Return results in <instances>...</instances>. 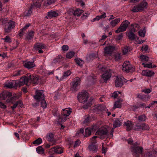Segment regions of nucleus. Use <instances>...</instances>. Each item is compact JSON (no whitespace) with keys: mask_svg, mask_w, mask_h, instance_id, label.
<instances>
[{"mask_svg":"<svg viewBox=\"0 0 157 157\" xmlns=\"http://www.w3.org/2000/svg\"><path fill=\"white\" fill-rule=\"evenodd\" d=\"M77 97L78 101L80 102L85 104L82 107L84 109H87L90 107L94 100V98L92 97H89V94L85 90H83L79 92Z\"/></svg>","mask_w":157,"mask_h":157,"instance_id":"nucleus-1","label":"nucleus"},{"mask_svg":"<svg viewBox=\"0 0 157 157\" xmlns=\"http://www.w3.org/2000/svg\"><path fill=\"white\" fill-rule=\"evenodd\" d=\"M127 141L128 144L132 145L131 148L134 157H139L140 155L142 154L143 148L139 146V144L137 142L133 144V140L129 138Z\"/></svg>","mask_w":157,"mask_h":157,"instance_id":"nucleus-2","label":"nucleus"},{"mask_svg":"<svg viewBox=\"0 0 157 157\" xmlns=\"http://www.w3.org/2000/svg\"><path fill=\"white\" fill-rule=\"evenodd\" d=\"M31 77L30 76H24L21 77L19 81H15L16 86V87L20 86L25 84L27 86H29V82L31 80Z\"/></svg>","mask_w":157,"mask_h":157,"instance_id":"nucleus-3","label":"nucleus"},{"mask_svg":"<svg viewBox=\"0 0 157 157\" xmlns=\"http://www.w3.org/2000/svg\"><path fill=\"white\" fill-rule=\"evenodd\" d=\"M80 79L78 77H76L73 79L71 83V90L74 92L77 91L78 89V86L80 84Z\"/></svg>","mask_w":157,"mask_h":157,"instance_id":"nucleus-4","label":"nucleus"},{"mask_svg":"<svg viewBox=\"0 0 157 157\" xmlns=\"http://www.w3.org/2000/svg\"><path fill=\"white\" fill-rule=\"evenodd\" d=\"M71 112V109L70 108L63 109L62 111L61 112V115L59 116V121L61 122L65 121L66 118L70 114Z\"/></svg>","mask_w":157,"mask_h":157,"instance_id":"nucleus-5","label":"nucleus"},{"mask_svg":"<svg viewBox=\"0 0 157 157\" xmlns=\"http://www.w3.org/2000/svg\"><path fill=\"white\" fill-rule=\"evenodd\" d=\"M96 134L100 136V138L103 139L105 137H107L109 135L108 133V130L106 128L101 127L96 132Z\"/></svg>","mask_w":157,"mask_h":157,"instance_id":"nucleus-6","label":"nucleus"},{"mask_svg":"<svg viewBox=\"0 0 157 157\" xmlns=\"http://www.w3.org/2000/svg\"><path fill=\"white\" fill-rule=\"evenodd\" d=\"M103 73L101 76V78L105 83H107L110 79L111 76V71L110 69H105Z\"/></svg>","mask_w":157,"mask_h":157,"instance_id":"nucleus-7","label":"nucleus"},{"mask_svg":"<svg viewBox=\"0 0 157 157\" xmlns=\"http://www.w3.org/2000/svg\"><path fill=\"white\" fill-rule=\"evenodd\" d=\"M129 24L130 22L128 21L125 20L122 23L119 27L116 30L115 32L117 33H118L120 32L126 31L128 25Z\"/></svg>","mask_w":157,"mask_h":157,"instance_id":"nucleus-8","label":"nucleus"},{"mask_svg":"<svg viewBox=\"0 0 157 157\" xmlns=\"http://www.w3.org/2000/svg\"><path fill=\"white\" fill-rule=\"evenodd\" d=\"M43 93V92L42 90H36V95L34 96V98L37 101H39L44 99V94Z\"/></svg>","mask_w":157,"mask_h":157,"instance_id":"nucleus-9","label":"nucleus"},{"mask_svg":"<svg viewBox=\"0 0 157 157\" xmlns=\"http://www.w3.org/2000/svg\"><path fill=\"white\" fill-rule=\"evenodd\" d=\"M123 77L117 76L115 81V85L116 87H121L123 85Z\"/></svg>","mask_w":157,"mask_h":157,"instance_id":"nucleus-10","label":"nucleus"},{"mask_svg":"<svg viewBox=\"0 0 157 157\" xmlns=\"http://www.w3.org/2000/svg\"><path fill=\"white\" fill-rule=\"evenodd\" d=\"M115 49V47L112 46H109L106 47L104 49V53L105 54H111Z\"/></svg>","mask_w":157,"mask_h":157,"instance_id":"nucleus-11","label":"nucleus"},{"mask_svg":"<svg viewBox=\"0 0 157 157\" xmlns=\"http://www.w3.org/2000/svg\"><path fill=\"white\" fill-rule=\"evenodd\" d=\"M23 64L25 67L28 69H30L35 66V64L33 62L25 61Z\"/></svg>","mask_w":157,"mask_h":157,"instance_id":"nucleus-12","label":"nucleus"},{"mask_svg":"<svg viewBox=\"0 0 157 157\" xmlns=\"http://www.w3.org/2000/svg\"><path fill=\"white\" fill-rule=\"evenodd\" d=\"M154 74V72L148 69L143 70L142 71V74L143 75L146 76L147 77H151Z\"/></svg>","mask_w":157,"mask_h":157,"instance_id":"nucleus-13","label":"nucleus"},{"mask_svg":"<svg viewBox=\"0 0 157 157\" xmlns=\"http://www.w3.org/2000/svg\"><path fill=\"white\" fill-rule=\"evenodd\" d=\"M58 13L55 11H51L48 12L46 18L47 19H50L53 17H56L58 16Z\"/></svg>","mask_w":157,"mask_h":157,"instance_id":"nucleus-14","label":"nucleus"},{"mask_svg":"<svg viewBox=\"0 0 157 157\" xmlns=\"http://www.w3.org/2000/svg\"><path fill=\"white\" fill-rule=\"evenodd\" d=\"M10 93L6 91H3L0 94V99L1 100H5L7 99Z\"/></svg>","mask_w":157,"mask_h":157,"instance_id":"nucleus-15","label":"nucleus"},{"mask_svg":"<svg viewBox=\"0 0 157 157\" xmlns=\"http://www.w3.org/2000/svg\"><path fill=\"white\" fill-rule=\"evenodd\" d=\"M105 106L103 105H95L94 109V111L97 112H98L99 111H102L105 110Z\"/></svg>","mask_w":157,"mask_h":157,"instance_id":"nucleus-16","label":"nucleus"},{"mask_svg":"<svg viewBox=\"0 0 157 157\" xmlns=\"http://www.w3.org/2000/svg\"><path fill=\"white\" fill-rule=\"evenodd\" d=\"M15 81H13L12 82H8L6 83L4 85V87H7L9 88H11L14 87H16Z\"/></svg>","mask_w":157,"mask_h":157,"instance_id":"nucleus-17","label":"nucleus"},{"mask_svg":"<svg viewBox=\"0 0 157 157\" xmlns=\"http://www.w3.org/2000/svg\"><path fill=\"white\" fill-rule=\"evenodd\" d=\"M157 155V152L155 151L147 152L145 155V157H154Z\"/></svg>","mask_w":157,"mask_h":157,"instance_id":"nucleus-18","label":"nucleus"},{"mask_svg":"<svg viewBox=\"0 0 157 157\" xmlns=\"http://www.w3.org/2000/svg\"><path fill=\"white\" fill-rule=\"evenodd\" d=\"M35 49H42L45 48V45L43 44L37 43L34 45Z\"/></svg>","mask_w":157,"mask_h":157,"instance_id":"nucleus-19","label":"nucleus"},{"mask_svg":"<svg viewBox=\"0 0 157 157\" xmlns=\"http://www.w3.org/2000/svg\"><path fill=\"white\" fill-rule=\"evenodd\" d=\"M63 60V57L61 55H59L54 59L52 63V65H53V63H59L62 61Z\"/></svg>","mask_w":157,"mask_h":157,"instance_id":"nucleus-20","label":"nucleus"},{"mask_svg":"<svg viewBox=\"0 0 157 157\" xmlns=\"http://www.w3.org/2000/svg\"><path fill=\"white\" fill-rule=\"evenodd\" d=\"M97 54L92 53L86 56V59L87 61H89L97 58Z\"/></svg>","mask_w":157,"mask_h":157,"instance_id":"nucleus-21","label":"nucleus"},{"mask_svg":"<svg viewBox=\"0 0 157 157\" xmlns=\"http://www.w3.org/2000/svg\"><path fill=\"white\" fill-rule=\"evenodd\" d=\"M122 67L125 69H132L133 67L129 61H126L123 63Z\"/></svg>","mask_w":157,"mask_h":157,"instance_id":"nucleus-22","label":"nucleus"},{"mask_svg":"<svg viewBox=\"0 0 157 157\" xmlns=\"http://www.w3.org/2000/svg\"><path fill=\"white\" fill-rule=\"evenodd\" d=\"M44 0H33V5L36 8H40L41 6V3Z\"/></svg>","mask_w":157,"mask_h":157,"instance_id":"nucleus-23","label":"nucleus"},{"mask_svg":"<svg viewBox=\"0 0 157 157\" xmlns=\"http://www.w3.org/2000/svg\"><path fill=\"white\" fill-rule=\"evenodd\" d=\"M124 125L126 127L127 131L130 130L132 128V124L130 121H127L124 123Z\"/></svg>","mask_w":157,"mask_h":157,"instance_id":"nucleus-24","label":"nucleus"},{"mask_svg":"<svg viewBox=\"0 0 157 157\" xmlns=\"http://www.w3.org/2000/svg\"><path fill=\"white\" fill-rule=\"evenodd\" d=\"M18 98H17L15 95H13V96L11 95L10 93V95H9L7 99L6 100V102L7 103H9L12 102V101L16 100V99H17Z\"/></svg>","mask_w":157,"mask_h":157,"instance_id":"nucleus-25","label":"nucleus"},{"mask_svg":"<svg viewBox=\"0 0 157 157\" xmlns=\"http://www.w3.org/2000/svg\"><path fill=\"white\" fill-rule=\"evenodd\" d=\"M54 152L56 154H61L63 152V148L60 147H56L53 148Z\"/></svg>","mask_w":157,"mask_h":157,"instance_id":"nucleus-26","label":"nucleus"},{"mask_svg":"<svg viewBox=\"0 0 157 157\" xmlns=\"http://www.w3.org/2000/svg\"><path fill=\"white\" fill-rule=\"evenodd\" d=\"M143 9V8L140 6V5H139L136 6H134L132 11L134 12H137L142 11Z\"/></svg>","mask_w":157,"mask_h":157,"instance_id":"nucleus-27","label":"nucleus"},{"mask_svg":"<svg viewBox=\"0 0 157 157\" xmlns=\"http://www.w3.org/2000/svg\"><path fill=\"white\" fill-rule=\"evenodd\" d=\"M120 18H116L114 20H113L111 21L110 22V24L113 27H114L120 22Z\"/></svg>","mask_w":157,"mask_h":157,"instance_id":"nucleus-28","label":"nucleus"},{"mask_svg":"<svg viewBox=\"0 0 157 157\" xmlns=\"http://www.w3.org/2000/svg\"><path fill=\"white\" fill-rule=\"evenodd\" d=\"M137 97L140 98L144 101H147L149 99V97L148 96L145 95H141L138 94L137 95Z\"/></svg>","mask_w":157,"mask_h":157,"instance_id":"nucleus-29","label":"nucleus"},{"mask_svg":"<svg viewBox=\"0 0 157 157\" xmlns=\"http://www.w3.org/2000/svg\"><path fill=\"white\" fill-rule=\"evenodd\" d=\"M122 100L120 99L115 102L114 104V108H120L121 107Z\"/></svg>","mask_w":157,"mask_h":157,"instance_id":"nucleus-30","label":"nucleus"},{"mask_svg":"<svg viewBox=\"0 0 157 157\" xmlns=\"http://www.w3.org/2000/svg\"><path fill=\"white\" fill-rule=\"evenodd\" d=\"M83 12V10L79 9H77L74 11L73 14L75 16H79Z\"/></svg>","mask_w":157,"mask_h":157,"instance_id":"nucleus-31","label":"nucleus"},{"mask_svg":"<svg viewBox=\"0 0 157 157\" xmlns=\"http://www.w3.org/2000/svg\"><path fill=\"white\" fill-rule=\"evenodd\" d=\"M106 17V13H104L103 14L100 16H98L94 18L92 21H94L99 20L100 19L102 18H105Z\"/></svg>","mask_w":157,"mask_h":157,"instance_id":"nucleus-32","label":"nucleus"},{"mask_svg":"<svg viewBox=\"0 0 157 157\" xmlns=\"http://www.w3.org/2000/svg\"><path fill=\"white\" fill-rule=\"evenodd\" d=\"M88 148L90 151L96 152L97 151L98 147L94 144H91L89 145Z\"/></svg>","mask_w":157,"mask_h":157,"instance_id":"nucleus-33","label":"nucleus"},{"mask_svg":"<svg viewBox=\"0 0 157 157\" xmlns=\"http://www.w3.org/2000/svg\"><path fill=\"white\" fill-rule=\"evenodd\" d=\"M39 78L38 76H33L31 78V79L30 83H32L33 84H37Z\"/></svg>","mask_w":157,"mask_h":157,"instance_id":"nucleus-34","label":"nucleus"},{"mask_svg":"<svg viewBox=\"0 0 157 157\" xmlns=\"http://www.w3.org/2000/svg\"><path fill=\"white\" fill-rule=\"evenodd\" d=\"M121 123L118 119H117L114 121L113 128H115L121 125Z\"/></svg>","mask_w":157,"mask_h":157,"instance_id":"nucleus-35","label":"nucleus"},{"mask_svg":"<svg viewBox=\"0 0 157 157\" xmlns=\"http://www.w3.org/2000/svg\"><path fill=\"white\" fill-rule=\"evenodd\" d=\"M46 138L49 141H52L54 139V135L51 133H48L46 135Z\"/></svg>","mask_w":157,"mask_h":157,"instance_id":"nucleus-36","label":"nucleus"},{"mask_svg":"<svg viewBox=\"0 0 157 157\" xmlns=\"http://www.w3.org/2000/svg\"><path fill=\"white\" fill-rule=\"evenodd\" d=\"M139 27V25L137 24H132L131 25V29L129 32L132 33H134L135 32L136 30L135 29L136 28H138Z\"/></svg>","mask_w":157,"mask_h":157,"instance_id":"nucleus-37","label":"nucleus"},{"mask_svg":"<svg viewBox=\"0 0 157 157\" xmlns=\"http://www.w3.org/2000/svg\"><path fill=\"white\" fill-rule=\"evenodd\" d=\"M75 61L77 64L80 66V67H82L83 64L84 63V61L79 58H77L75 59Z\"/></svg>","mask_w":157,"mask_h":157,"instance_id":"nucleus-38","label":"nucleus"},{"mask_svg":"<svg viewBox=\"0 0 157 157\" xmlns=\"http://www.w3.org/2000/svg\"><path fill=\"white\" fill-rule=\"evenodd\" d=\"M34 6H35L33 5H32L30 7L29 9L27 11L25 12V16H29L31 15V14L32 13V10L34 7Z\"/></svg>","mask_w":157,"mask_h":157,"instance_id":"nucleus-39","label":"nucleus"},{"mask_svg":"<svg viewBox=\"0 0 157 157\" xmlns=\"http://www.w3.org/2000/svg\"><path fill=\"white\" fill-rule=\"evenodd\" d=\"M140 6H141L143 9V11L144 10V8H147V3L146 1L145 0H144L140 4Z\"/></svg>","mask_w":157,"mask_h":157,"instance_id":"nucleus-40","label":"nucleus"},{"mask_svg":"<svg viewBox=\"0 0 157 157\" xmlns=\"http://www.w3.org/2000/svg\"><path fill=\"white\" fill-rule=\"evenodd\" d=\"M24 74V71L22 70H19L16 71L13 74V76H19Z\"/></svg>","mask_w":157,"mask_h":157,"instance_id":"nucleus-41","label":"nucleus"},{"mask_svg":"<svg viewBox=\"0 0 157 157\" xmlns=\"http://www.w3.org/2000/svg\"><path fill=\"white\" fill-rule=\"evenodd\" d=\"M92 131L91 130L90 128H87L85 129V134L84 136L87 137L90 136L91 133Z\"/></svg>","mask_w":157,"mask_h":157,"instance_id":"nucleus-42","label":"nucleus"},{"mask_svg":"<svg viewBox=\"0 0 157 157\" xmlns=\"http://www.w3.org/2000/svg\"><path fill=\"white\" fill-rule=\"evenodd\" d=\"M9 27H11L12 29H13L15 26V23L14 21L10 20L8 22L6 25Z\"/></svg>","mask_w":157,"mask_h":157,"instance_id":"nucleus-43","label":"nucleus"},{"mask_svg":"<svg viewBox=\"0 0 157 157\" xmlns=\"http://www.w3.org/2000/svg\"><path fill=\"white\" fill-rule=\"evenodd\" d=\"M36 149L37 153L39 154H42L44 153V149L41 146L38 147Z\"/></svg>","mask_w":157,"mask_h":157,"instance_id":"nucleus-44","label":"nucleus"},{"mask_svg":"<svg viewBox=\"0 0 157 157\" xmlns=\"http://www.w3.org/2000/svg\"><path fill=\"white\" fill-rule=\"evenodd\" d=\"M34 36V32L33 31H31L28 33L26 36V39L28 40L31 39Z\"/></svg>","mask_w":157,"mask_h":157,"instance_id":"nucleus-45","label":"nucleus"},{"mask_svg":"<svg viewBox=\"0 0 157 157\" xmlns=\"http://www.w3.org/2000/svg\"><path fill=\"white\" fill-rule=\"evenodd\" d=\"M128 36L129 39L131 40L135 39V35L134 33L129 32L128 34Z\"/></svg>","mask_w":157,"mask_h":157,"instance_id":"nucleus-46","label":"nucleus"},{"mask_svg":"<svg viewBox=\"0 0 157 157\" xmlns=\"http://www.w3.org/2000/svg\"><path fill=\"white\" fill-rule=\"evenodd\" d=\"M146 32V29L145 28H144L143 30H140L139 31V35L141 37H144V36Z\"/></svg>","mask_w":157,"mask_h":157,"instance_id":"nucleus-47","label":"nucleus"},{"mask_svg":"<svg viewBox=\"0 0 157 157\" xmlns=\"http://www.w3.org/2000/svg\"><path fill=\"white\" fill-rule=\"evenodd\" d=\"M149 127L148 125L145 123H143L141 124V130H148Z\"/></svg>","mask_w":157,"mask_h":157,"instance_id":"nucleus-48","label":"nucleus"},{"mask_svg":"<svg viewBox=\"0 0 157 157\" xmlns=\"http://www.w3.org/2000/svg\"><path fill=\"white\" fill-rule=\"evenodd\" d=\"M140 59L142 61H147L149 58L148 56L142 55L140 56Z\"/></svg>","mask_w":157,"mask_h":157,"instance_id":"nucleus-49","label":"nucleus"},{"mask_svg":"<svg viewBox=\"0 0 157 157\" xmlns=\"http://www.w3.org/2000/svg\"><path fill=\"white\" fill-rule=\"evenodd\" d=\"M75 54L74 52H70L66 54V57L67 58L71 59L73 57Z\"/></svg>","mask_w":157,"mask_h":157,"instance_id":"nucleus-50","label":"nucleus"},{"mask_svg":"<svg viewBox=\"0 0 157 157\" xmlns=\"http://www.w3.org/2000/svg\"><path fill=\"white\" fill-rule=\"evenodd\" d=\"M123 72L125 74H131L134 71V69H122Z\"/></svg>","mask_w":157,"mask_h":157,"instance_id":"nucleus-51","label":"nucleus"},{"mask_svg":"<svg viewBox=\"0 0 157 157\" xmlns=\"http://www.w3.org/2000/svg\"><path fill=\"white\" fill-rule=\"evenodd\" d=\"M12 29L11 27L6 25L4 28V31L5 33H8L11 32Z\"/></svg>","mask_w":157,"mask_h":157,"instance_id":"nucleus-52","label":"nucleus"},{"mask_svg":"<svg viewBox=\"0 0 157 157\" xmlns=\"http://www.w3.org/2000/svg\"><path fill=\"white\" fill-rule=\"evenodd\" d=\"M42 142L41 138H39L33 142V144L39 145L42 143Z\"/></svg>","mask_w":157,"mask_h":157,"instance_id":"nucleus-53","label":"nucleus"},{"mask_svg":"<svg viewBox=\"0 0 157 157\" xmlns=\"http://www.w3.org/2000/svg\"><path fill=\"white\" fill-rule=\"evenodd\" d=\"M133 128L136 130L140 131L141 130V124H138L134 126Z\"/></svg>","mask_w":157,"mask_h":157,"instance_id":"nucleus-54","label":"nucleus"},{"mask_svg":"<svg viewBox=\"0 0 157 157\" xmlns=\"http://www.w3.org/2000/svg\"><path fill=\"white\" fill-rule=\"evenodd\" d=\"M53 114L55 116H58L59 118V116H60L59 114V112L57 109L56 108L54 109L53 110L52 112Z\"/></svg>","mask_w":157,"mask_h":157,"instance_id":"nucleus-55","label":"nucleus"},{"mask_svg":"<svg viewBox=\"0 0 157 157\" xmlns=\"http://www.w3.org/2000/svg\"><path fill=\"white\" fill-rule=\"evenodd\" d=\"M71 72L70 70H68L64 72L63 76V77H67L69 76L71 74Z\"/></svg>","mask_w":157,"mask_h":157,"instance_id":"nucleus-56","label":"nucleus"},{"mask_svg":"<svg viewBox=\"0 0 157 157\" xmlns=\"http://www.w3.org/2000/svg\"><path fill=\"white\" fill-rule=\"evenodd\" d=\"M97 137L96 136H93L90 140V143L91 144H95L96 142V138Z\"/></svg>","mask_w":157,"mask_h":157,"instance_id":"nucleus-57","label":"nucleus"},{"mask_svg":"<svg viewBox=\"0 0 157 157\" xmlns=\"http://www.w3.org/2000/svg\"><path fill=\"white\" fill-rule=\"evenodd\" d=\"M146 117L145 115H141L138 117V120L140 121H144L145 120Z\"/></svg>","mask_w":157,"mask_h":157,"instance_id":"nucleus-58","label":"nucleus"},{"mask_svg":"<svg viewBox=\"0 0 157 157\" xmlns=\"http://www.w3.org/2000/svg\"><path fill=\"white\" fill-rule=\"evenodd\" d=\"M129 51L128 47L127 46H125L122 48V53L124 55L126 54Z\"/></svg>","mask_w":157,"mask_h":157,"instance_id":"nucleus-59","label":"nucleus"},{"mask_svg":"<svg viewBox=\"0 0 157 157\" xmlns=\"http://www.w3.org/2000/svg\"><path fill=\"white\" fill-rule=\"evenodd\" d=\"M121 54L117 53L115 55V59L116 61H118L121 59Z\"/></svg>","mask_w":157,"mask_h":157,"instance_id":"nucleus-60","label":"nucleus"},{"mask_svg":"<svg viewBox=\"0 0 157 157\" xmlns=\"http://www.w3.org/2000/svg\"><path fill=\"white\" fill-rule=\"evenodd\" d=\"M41 101V106L44 109L46 108L47 107V104L46 102L44 100V98Z\"/></svg>","mask_w":157,"mask_h":157,"instance_id":"nucleus-61","label":"nucleus"},{"mask_svg":"<svg viewBox=\"0 0 157 157\" xmlns=\"http://www.w3.org/2000/svg\"><path fill=\"white\" fill-rule=\"evenodd\" d=\"M3 40H4L5 42H11V40L10 38V37L9 36H6V37L2 39Z\"/></svg>","mask_w":157,"mask_h":157,"instance_id":"nucleus-62","label":"nucleus"},{"mask_svg":"<svg viewBox=\"0 0 157 157\" xmlns=\"http://www.w3.org/2000/svg\"><path fill=\"white\" fill-rule=\"evenodd\" d=\"M151 89H147L145 88L142 90V92H143L146 94L150 93L151 91Z\"/></svg>","mask_w":157,"mask_h":157,"instance_id":"nucleus-63","label":"nucleus"},{"mask_svg":"<svg viewBox=\"0 0 157 157\" xmlns=\"http://www.w3.org/2000/svg\"><path fill=\"white\" fill-rule=\"evenodd\" d=\"M89 80L91 82H94L95 80L96 79V76L95 75H92V76H90L89 77Z\"/></svg>","mask_w":157,"mask_h":157,"instance_id":"nucleus-64","label":"nucleus"}]
</instances>
